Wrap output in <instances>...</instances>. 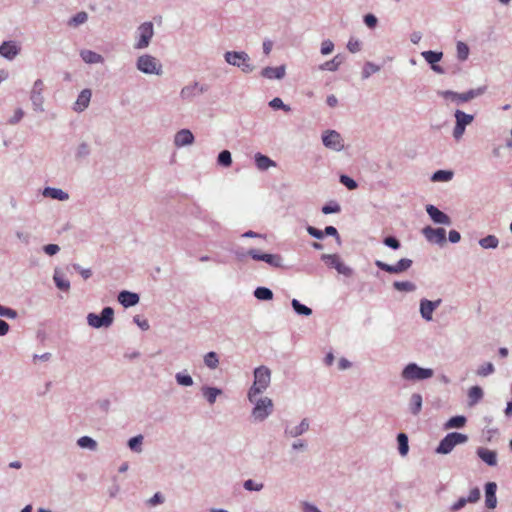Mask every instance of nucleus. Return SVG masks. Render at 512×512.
Returning a JSON list of instances; mask_svg holds the SVG:
<instances>
[{
    "mask_svg": "<svg viewBox=\"0 0 512 512\" xmlns=\"http://www.w3.org/2000/svg\"><path fill=\"white\" fill-rule=\"evenodd\" d=\"M426 239L435 244H443L446 240V231L444 228L426 227L423 229Z\"/></svg>",
    "mask_w": 512,
    "mask_h": 512,
    "instance_id": "nucleus-15",
    "label": "nucleus"
},
{
    "mask_svg": "<svg viewBox=\"0 0 512 512\" xmlns=\"http://www.w3.org/2000/svg\"><path fill=\"white\" fill-rule=\"evenodd\" d=\"M383 243L392 248V249H399L400 248V242L398 239H396L395 237H386L384 240H383Z\"/></svg>",
    "mask_w": 512,
    "mask_h": 512,
    "instance_id": "nucleus-58",
    "label": "nucleus"
},
{
    "mask_svg": "<svg viewBox=\"0 0 512 512\" xmlns=\"http://www.w3.org/2000/svg\"><path fill=\"white\" fill-rule=\"evenodd\" d=\"M493 372H494V366L492 363L488 362V363H485L484 365H482L478 369L477 374L480 376H487Z\"/></svg>",
    "mask_w": 512,
    "mask_h": 512,
    "instance_id": "nucleus-53",
    "label": "nucleus"
},
{
    "mask_svg": "<svg viewBox=\"0 0 512 512\" xmlns=\"http://www.w3.org/2000/svg\"><path fill=\"white\" fill-rule=\"evenodd\" d=\"M378 71H380V66L368 61L364 64L362 78L368 79L372 74L377 73Z\"/></svg>",
    "mask_w": 512,
    "mask_h": 512,
    "instance_id": "nucleus-35",
    "label": "nucleus"
},
{
    "mask_svg": "<svg viewBox=\"0 0 512 512\" xmlns=\"http://www.w3.org/2000/svg\"><path fill=\"white\" fill-rule=\"evenodd\" d=\"M254 161H255L256 167L261 171H266L270 167L276 166V163L271 158H269L268 156H266L260 152L255 154Z\"/></svg>",
    "mask_w": 512,
    "mask_h": 512,
    "instance_id": "nucleus-22",
    "label": "nucleus"
},
{
    "mask_svg": "<svg viewBox=\"0 0 512 512\" xmlns=\"http://www.w3.org/2000/svg\"><path fill=\"white\" fill-rule=\"evenodd\" d=\"M478 456L488 465L494 466L497 463V455L494 451L480 448L478 450Z\"/></svg>",
    "mask_w": 512,
    "mask_h": 512,
    "instance_id": "nucleus-28",
    "label": "nucleus"
},
{
    "mask_svg": "<svg viewBox=\"0 0 512 512\" xmlns=\"http://www.w3.org/2000/svg\"><path fill=\"white\" fill-rule=\"evenodd\" d=\"M118 300L124 307H131L139 302V296L136 293L122 291L119 293Z\"/></svg>",
    "mask_w": 512,
    "mask_h": 512,
    "instance_id": "nucleus-24",
    "label": "nucleus"
},
{
    "mask_svg": "<svg viewBox=\"0 0 512 512\" xmlns=\"http://www.w3.org/2000/svg\"><path fill=\"white\" fill-rule=\"evenodd\" d=\"M224 59L229 65L240 68L244 73L255 70V66L250 63V56L244 51H227L224 53Z\"/></svg>",
    "mask_w": 512,
    "mask_h": 512,
    "instance_id": "nucleus-3",
    "label": "nucleus"
},
{
    "mask_svg": "<svg viewBox=\"0 0 512 512\" xmlns=\"http://www.w3.org/2000/svg\"><path fill=\"white\" fill-rule=\"evenodd\" d=\"M286 73L285 65H280L278 67H270L267 66L262 69L261 76L267 79H277L281 80L284 78Z\"/></svg>",
    "mask_w": 512,
    "mask_h": 512,
    "instance_id": "nucleus-18",
    "label": "nucleus"
},
{
    "mask_svg": "<svg viewBox=\"0 0 512 512\" xmlns=\"http://www.w3.org/2000/svg\"><path fill=\"white\" fill-rule=\"evenodd\" d=\"M468 437L465 434L452 432L447 434L440 442L436 451L440 454H448L457 444L465 443Z\"/></svg>",
    "mask_w": 512,
    "mask_h": 512,
    "instance_id": "nucleus-6",
    "label": "nucleus"
},
{
    "mask_svg": "<svg viewBox=\"0 0 512 512\" xmlns=\"http://www.w3.org/2000/svg\"><path fill=\"white\" fill-rule=\"evenodd\" d=\"M363 22L369 29H375L378 25V18L372 13H367L363 16Z\"/></svg>",
    "mask_w": 512,
    "mask_h": 512,
    "instance_id": "nucleus-49",
    "label": "nucleus"
},
{
    "mask_svg": "<svg viewBox=\"0 0 512 512\" xmlns=\"http://www.w3.org/2000/svg\"><path fill=\"white\" fill-rule=\"evenodd\" d=\"M393 286L396 290L405 292H412L416 289L415 284L410 281H396Z\"/></svg>",
    "mask_w": 512,
    "mask_h": 512,
    "instance_id": "nucleus-37",
    "label": "nucleus"
},
{
    "mask_svg": "<svg viewBox=\"0 0 512 512\" xmlns=\"http://www.w3.org/2000/svg\"><path fill=\"white\" fill-rule=\"evenodd\" d=\"M343 62V57L338 54L333 59L326 61L324 64L320 66L321 70H327V71H336L341 63Z\"/></svg>",
    "mask_w": 512,
    "mask_h": 512,
    "instance_id": "nucleus-31",
    "label": "nucleus"
},
{
    "mask_svg": "<svg viewBox=\"0 0 512 512\" xmlns=\"http://www.w3.org/2000/svg\"><path fill=\"white\" fill-rule=\"evenodd\" d=\"M456 50H457V58L460 61H466L468 59L470 50L466 43H464L462 41H458L457 45H456Z\"/></svg>",
    "mask_w": 512,
    "mask_h": 512,
    "instance_id": "nucleus-34",
    "label": "nucleus"
},
{
    "mask_svg": "<svg viewBox=\"0 0 512 512\" xmlns=\"http://www.w3.org/2000/svg\"><path fill=\"white\" fill-rule=\"evenodd\" d=\"M176 379H177V382L183 386H190L193 384V380H192L191 376H189V375H183V374L179 373L176 375Z\"/></svg>",
    "mask_w": 512,
    "mask_h": 512,
    "instance_id": "nucleus-56",
    "label": "nucleus"
},
{
    "mask_svg": "<svg viewBox=\"0 0 512 512\" xmlns=\"http://www.w3.org/2000/svg\"><path fill=\"white\" fill-rule=\"evenodd\" d=\"M114 319V310L111 307H105L101 315L90 313L87 316L88 324L94 328L109 327Z\"/></svg>",
    "mask_w": 512,
    "mask_h": 512,
    "instance_id": "nucleus-8",
    "label": "nucleus"
},
{
    "mask_svg": "<svg viewBox=\"0 0 512 512\" xmlns=\"http://www.w3.org/2000/svg\"><path fill=\"white\" fill-rule=\"evenodd\" d=\"M262 261L268 263L269 265L273 267H280L282 264V258L281 256L277 254H264V257L262 258Z\"/></svg>",
    "mask_w": 512,
    "mask_h": 512,
    "instance_id": "nucleus-42",
    "label": "nucleus"
},
{
    "mask_svg": "<svg viewBox=\"0 0 512 512\" xmlns=\"http://www.w3.org/2000/svg\"><path fill=\"white\" fill-rule=\"evenodd\" d=\"M232 154L229 150H222L217 156V165L223 168H228L232 165Z\"/></svg>",
    "mask_w": 512,
    "mask_h": 512,
    "instance_id": "nucleus-30",
    "label": "nucleus"
},
{
    "mask_svg": "<svg viewBox=\"0 0 512 512\" xmlns=\"http://www.w3.org/2000/svg\"><path fill=\"white\" fill-rule=\"evenodd\" d=\"M466 418L464 416H455L448 420L445 427L449 428H461L465 425Z\"/></svg>",
    "mask_w": 512,
    "mask_h": 512,
    "instance_id": "nucleus-41",
    "label": "nucleus"
},
{
    "mask_svg": "<svg viewBox=\"0 0 512 512\" xmlns=\"http://www.w3.org/2000/svg\"><path fill=\"white\" fill-rule=\"evenodd\" d=\"M198 82H194L193 84L184 86L180 91V97L183 100L191 101L194 97L198 95Z\"/></svg>",
    "mask_w": 512,
    "mask_h": 512,
    "instance_id": "nucleus-26",
    "label": "nucleus"
},
{
    "mask_svg": "<svg viewBox=\"0 0 512 512\" xmlns=\"http://www.w3.org/2000/svg\"><path fill=\"white\" fill-rule=\"evenodd\" d=\"M80 56L82 60L87 64H97L102 63L104 58L102 55L92 51V50H82L80 52Z\"/></svg>",
    "mask_w": 512,
    "mask_h": 512,
    "instance_id": "nucleus-25",
    "label": "nucleus"
},
{
    "mask_svg": "<svg viewBox=\"0 0 512 512\" xmlns=\"http://www.w3.org/2000/svg\"><path fill=\"white\" fill-rule=\"evenodd\" d=\"M455 126L453 129V137L455 140H460L465 133V129L468 125H470L474 120V115L467 114L462 110H455Z\"/></svg>",
    "mask_w": 512,
    "mask_h": 512,
    "instance_id": "nucleus-7",
    "label": "nucleus"
},
{
    "mask_svg": "<svg viewBox=\"0 0 512 512\" xmlns=\"http://www.w3.org/2000/svg\"><path fill=\"white\" fill-rule=\"evenodd\" d=\"M77 443L80 447L89 448L91 450H95L97 447L96 441L88 436H83V437L79 438Z\"/></svg>",
    "mask_w": 512,
    "mask_h": 512,
    "instance_id": "nucleus-48",
    "label": "nucleus"
},
{
    "mask_svg": "<svg viewBox=\"0 0 512 512\" xmlns=\"http://www.w3.org/2000/svg\"><path fill=\"white\" fill-rule=\"evenodd\" d=\"M136 68L144 74H154L158 76L163 74L161 63L149 54H144L137 58Z\"/></svg>",
    "mask_w": 512,
    "mask_h": 512,
    "instance_id": "nucleus-4",
    "label": "nucleus"
},
{
    "mask_svg": "<svg viewBox=\"0 0 512 512\" xmlns=\"http://www.w3.org/2000/svg\"><path fill=\"white\" fill-rule=\"evenodd\" d=\"M87 20L88 14L85 11H80L69 19L68 25L71 27H78L84 24Z\"/></svg>",
    "mask_w": 512,
    "mask_h": 512,
    "instance_id": "nucleus-33",
    "label": "nucleus"
},
{
    "mask_svg": "<svg viewBox=\"0 0 512 512\" xmlns=\"http://www.w3.org/2000/svg\"><path fill=\"white\" fill-rule=\"evenodd\" d=\"M44 82L41 79H37L30 92V100L34 111L44 112Z\"/></svg>",
    "mask_w": 512,
    "mask_h": 512,
    "instance_id": "nucleus-11",
    "label": "nucleus"
},
{
    "mask_svg": "<svg viewBox=\"0 0 512 512\" xmlns=\"http://www.w3.org/2000/svg\"><path fill=\"white\" fill-rule=\"evenodd\" d=\"M434 371L429 368H421L415 363L408 364L402 371V377L406 380H424L431 378Z\"/></svg>",
    "mask_w": 512,
    "mask_h": 512,
    "instance_id": "nucleus-9",
    "label": "nucleus"
},
{
    "mask_svg": "<svg viewBox=\"0 0 512 512\" xmlns=\"http://www.w3.org/2000/svg\"><path fill=\"white\" fill-rule=\"evenodd\" d=\"M468 396L471 404H475L482 398L483 391L479 386H473L469 389Z\"/></svg>",
    "mask_w": 512,
    "mask_h": 512,
    "instance_id": "nucleus-39",
    "label": "nucleus"
},
{
    "mask_svg": "<svg viewBox=\"0 0 512 512\" xmlns=\"http://www.w3.org/2000/svg\"><path fill=\"white\" fill-rule=\"evenodd\" d=\"M89 154H90L89 145L87 143L83 142L78 146L75 156L77 159H82V158L87 157Z\"/></svg>",
    "mask_w": 512,
    "mask_h": 512,
    "instance_id": "nucleus-51",
    "label": "nucleus"
},
{
    "mask_svg": "<svg viewBox=\"0 0 512 512\" xmlns=\"http://www.w3.org/2000/svg\"><path fill=\"white\" fill-rule=\"evenodd\" d=\"M220 393H221V390H219L217 388H211V387L205 388L204 391H203V394H204L205 398L207 399V401L210 404H213L215 402L217 396Z\"/></svg>",
    "mask_w": 512,
    "mask_h": 512,
    "instance_id": "nucleus-47",
    "label": "nucleus"
},
{
    "mask_svg": "<svg viewBox=\"0 0 512 512\" xmlns=\"http://www.w3.org/2000/svg\"><path fill=\"white\" fill-rule=\"evenodd\" d=\"M0 315L7 317V318L14 319L17 317V312L11 308H7V307L0 305Z\"/></svg>",
    "mask_w": 512,
    "mask_h": 512,
    "instance_id": "nucleus-60",
    "label": "nucleus"
},
{
    "mask_svg": "<svg viewBox=\"0 0 512 512\" xmlns=\"http://www.w3.org/2000/svg\"><path fill=\"white\" fill-rule=\"evenodd\" d=\"M409 408H410V411L414 415H417L421 411L422 396L420 394H418V393L412 394V396L410 398V402H409Z\"/></svg>",
    "mask_w": 512,
    "mask_h": 512,
    "instance_id": "nucleus-32",
    "label": "nucleus"
},
{
    "mask_svg": "<svg viewBox=\"0 0 512 512\" xmlns=\"http://www.w3.org/2000/svg\"><path fill=\"white\" fill-rule=\"evenodd\" d=\"M340 211V206L337 203H330L322 207L324 214L337 213Z\"/></svg>",
    "mask_w": 512,
    "mask_h": 512,
    "instance_id": "nucleus-59",
    "label": "nucleus"
},
{
    "mask_svg": "<svg viewBox=\"0 0 512 512\" xmlns=\"http://www.w3.org/2000/svg\"><path fill=\"white\" fill-rule=\"evenodd\" d=\"M339 181L350 191L355 190L358 187L357 182L346 174H341L339 177Z\"/></svg>",
    "mask_w": 512,
    "mask_h": 512,
    "instance_id": "nucleus-43",
    "label": "nucleus"
},
{
    "mask_svg": "<svg viewBox=\"0 0 512 512\" xmlns=\"http://www.w3.org/2000/svg\"><path fill=\"white\" fill-rule=\"evenodd\" d=\"M44 251L46 254L52 256L55 255L59 251V246L56 244H48L44 246Z\"/></svg>",
    "mask_w": 512,
    "mask_h": 512,
    "instance_id": "nucleus-64",
    "label": "nucleus"
},
{
    "mask_svg": "<svg viewBox=\"0 0 512 512\" xmlns=\"http://www.w3.org/2000/svg\"><path fill=\"white\" fill-rule=\"evenodd\" d=\"M334 49V44L332 41L330 40H324L321 44V53L323 55H328L330 53H332Z\"/></svg>",
    "mask_w": 512,
    "mask_h": 512,
    "instance_id": "nucleus-55",
    "label": "nucleus"
},
{
    "mask_svg": "<svg viewBox=\"0 0 512 512\" xmlns=\"http://www.w3.org/2000/svg\"><path fill=\"white\" fill-rule=\"evenodd\" d=\"M54 281L56 286L64 291H67L70 288V283L68 280L64 279L62 276H60L58 273H55L54 275Z\"/></svg>",
    "mask_w": 512,
    "mask_h": 512,
    "instance_id": "nucleus-50",
    "label": "nucleus"
},
{
    "mask_svg": "<svg viewBox=\"0 0 512 512\" xmlns=\"http://www.w3.org/2000/svg\"><path fill=\"white\" fill-rule=\"evenodd\" d=\"M142 441H143V436L142 435H138V436H135L133 438H131L128 442V445L129 447L134 450V451H140V446L142 444Z\"/></svg>",
    "mask_w": 512,
    "mask_h": 512,
    "instance_id": "nucleus-52",
    "label": "nucleus"
},
{
    "mask_svg": "<svg viewBox=\"0 0 512 512\" xmlns=\"http://www.w3.org/2000/svg\"><path fill=\"white\" fill-rule=\"evenodd\" d=\"M486 90L487 86L484 85L475 89H469L463 93H458L452 90H443L438 91L437 94L446 100H450L456 103L457 105H461L483 95L486 92Z\"/></svg>",
    "mask_w": 512,
    "mask_h": 512,
    "instance_id": "nucleus-2",
    "label": "nucleus"
},
{
    "mask_svg": "<svg viewBox=\"0 0 512 512\" xmlns=\"http://www.w3.org/2000/svg\"><path fill=\"white\" fill-rule=\"evenodd\" d=\"M426 210L434 222L441 223V224H449L450 223L449 217L445 213L440 211L438 208H436L435 206L428 205Z\"/></svg>",
    "mask_w": 512,
    "mask_h": 512,
    "instance_id": "nucleus-23",
    "label": "nucleus"
},
{
    "mask_svg": "<svg viewBox=\"0 0 512 512\" xmlns=\"http://www.w3.org/2000/svg\"><path fill=\"white\" fill-rule=\"evenodd\" d=\"M20 51L21 48L15 41H4L0 45V55L7 60H13Z\"/></svg>",
    "mask_w": 512,
    "mask_h": 512,
    "instance_id": "nucleus-16",
    "label": "nucleus"
},
{
    "mask_svg": "<svg viewBox=\"0 0 512 512\" xmlns=\"http://www.w3.org/2000/svg\"><path fill=\"white\" fill-rule=\"evenodd\" d=\"M440 304V300L432 302L429 300H422L420 303V313L422 317L426 320L432 319L433 311L436 309V307Z\"/></svg>",
    "mask_w": 512,
    "mask_h": 512,
    "instance_id": "nucleus-21",
    "label": "nucleus"
},
{
    "mask_svg": "<svg viewBox=\"0 0 512 512\" xmlns=\"http://www.w3.org/2000/svg\"><path fill=\"white\" fill-rule=\"evenodd\" d=\"M309 427V424L306 420H303L298 427H296L294 430L290 431V434L292 436H298L305 432Z\"/></svg>",
    "mask_w": 512,
    "mask_h": 512,
    "instance_id": "nucleus-57",
    "label": "nucleus"
},
{
    "mask_svg": "<svg viewBox=\"0 0 512 512\" xmlns=\"http://www.w3.org/2000/svg\"><path fill=\"white\" fill-rule=\"evenodd\" d=\"M497 485L494 482H489L485 487V505L489 509H494L497 505L496 498Z\"/></svg>",
    "mask_w": 512,
    "mask_h": 512,
    "instance_id": "nucleus-20",
    "label": "nucleus"
},
{
    "mask_svg": "<svg viewBox=\"0 0 512 512\" xmlns=\"http://www.w3.org/2000/svg\"><path fill=\"white\" fill-rule=\"evenodd\" d=\"M398 445H399V453L402 456H405L408 453L409 446H408V437L404 433H400L397 437Z\"/></svg>",
    "mask_w": 512,
    "mask_h": 512,
    "instance_id": "nucleus-38",
    "label": "nucleus"
},
{
    "mask_svg": "<svg viewBox=\"0 0 512 512\" xmlns=\"http://www.w3.org/2000/svg\"><path fill=\"white\" fill-rule=\"evenodd\" d=\"M292 307L294 308V310L298 313V314H301V315H305V316H309L312 314V310L301 304L298 300L296 299H293L292 300Z\"/></svg>",
    "mask_w": 512,
    "mask_h": 512,
    "instance_id": "nucleus-45",
    "label": "nucleus"
},
{
    "mask_svg": "<svg viewBox=\"0 0 512 512\" xmlns=\"http://www.w3.org/2000/svg\"><path fill=\"white\" fill-rule=\"evenodd\" d=\"M254 296L259 300H271L273 298V293L266 287H258L254 291Z\"/></svg>",
    "mask_w": 512,
    "mask_h": 512,
    "instance_id": "nucleus-36",
    "label": "nucleus"
},
{
    "mask_svg": "<svg viewBox=\"0 0 512 512\" xmlns=\"http://www.w3.org/2000/svg\"><path fill=\"white\" fill-rule=\"evenodd\" d=\"M244 487L249 491H259L262 489V484H256L253 480L249 479L244 482Z\"/></svg>",
    "mask_w": 512,
    "mask_h": 512,
    "instance_id": "nucleus-61",
    "label": "nucleus"
},
{
    "mask_svg": "<svg viewBox=\"0 0 512 512\" xmlns=\"http://www.w3.org/2000/svg\"><path fill=\"white\" fill-rule=\"evenodd\" d=\"M480 499V490L478 488H473L470 490L467 502L475 503Z\"/></svg>",
    "mask_w": 512,
    "mask_h": 512,
    "instance_id": "nucleus-62",
    "label": "nucleus"
},
{
    "mask_svg": "<svg viewBox=\"0 0 512 512\" xmlns=\"http://www.w3.org/2000/svg\"><path fill=\"white\" fill-rule=\"evenodd\" d=\"M421 56L425 59V61L431 66L441 61L443 58V52L441 51H433L427 50L421 53Z\"/></svg>",
    "mask_w": 512,
    "mask_h": 512,
    "instance_id": "nucleus-27",
    "label": "nucleus"
},
{
    "mask_svg": "<svg viewBox=\"0 0 512 512\" xmlns=\"http://www.w3.org/2000/svg\"><path fill=\"white\" fill-rule=\"evenodd\" d=\"M271 371L266 366H260L254 370V382L248 392V399L254 402L255 397L264 392L270 385Z\"/></svg>",
    "mask_w": 512,
    "mask_h": 512,
    "instance_id": "nucleus-1",
    "label": "nucleus"
},
{
    "mask_svg": "<svg viewBox=\"0 0 512 512\" xmlns=\"http://www.w3.org/2000/svg\"><path fill=\"white\" fill-rule=\"evenodd\" d=\"M322 259L328 266L335 268L339 274L351 276L353 273L352 269L346 266L336 254H324Z\"/></svg>",
    "mask_w": 512,
    "mask_h": 512,
    "instance_id": "nucleus-14",
    "label": "nucleus"
},
{
    "mask_svg": "<svg viewBox=\"0 0 512 512\" xmlns=\"http://www.w3.org/2000/svg\"><path fill=\"white\" fill-rule=\"evenodd\" d=\"M452 170H437L431 176V181L433 182H448L453 178Z\"/></svg>",
    "mask_w": 512,
    "mask_h": 512,
    "instance_id": "nucleus-29",
    "label": "nucleus"
},
{
    "mask_svg": "<svg viewBox=\"0 0 512 512\" xmlns=\"http://www.w3.org/2000/svg\"><path fill=\"white\" fill-rule=\"evenodd\" d=\"M23 116H24L23 110L18 108L15 111L13 117L10 118L9 123L12 124V125L17 124L23 118Z\"/></svg>",
    "mask_w": 512,
    "mask_h": 512,
    "instance_id": "nucleus-63",
    "label": "nucleus"
},
{
    "mask_svg": "<svg viewBox=\"0 0 512 512\" xmlns=\"http://www.w3.org/2000/svg\"><path fill=\"white\" fill-rule=\"evenodd\" d=\"M498 243H499L498 239L493 235L484 237L479 241V244L481 245V247L485 248V249L496 248L498 246Z\"/></svg>",
    "mask_w": 512,
    "mask_h": 512,
    "instance_id": "nucleus-40",
    "label": "nucleus"
},
{
    "mask_svg": "<svg viewBox=\"0 0 512 512\" xmlns=\"http://www.w3.org/2000/svg\"><path fill=\"white\" fill-rule=\"evenodd\" d=\"M375 265L379 269H381L385 272H388L391 274H398V273L408 270L412 265V260L403 258V259H400L395 265H390L383 261L376 260Z\"/></svg>",
    "mask_w": 512,
    "mask_h": 512,
    "instance_id": "nucleus-13",
    "label": "nucleus"
},
{
    "mask_svg": "<svg viewBox=\"0 0 512 512\" xmlns=\"http://www.w3.org/2000/svg\"><path fill=\"white\" fill-rule=\"evenodd\" d=\"M137 42L134 45L135 49H145L149 46L151 39L154 36V26L151 21L140 24L136 30Z\"/></svg>",
    "mask_w": 512,
    "mask_h": 512,
    "instance_id": "nucleus-5",
    "label": "nucleus"
},
{
    "mask_svg": "<svg viewBox=\"0 0 512 512\" xmlns=\"http://www.w3.org/2000/svg\"><path fill=\"white\" fill-rule=\"evenodd\" d=\"M269 106L274 109V110H278V109H281L285 112H289L291 111V108L289 105H286L281 98L279 97H275L273 98L270 102H269Z\"/></svg>",
    "mask_w": 512,
    "mask_h": 512,
    "instance_id": "nucleus-46",
    "label": "nucleus"
},
{
    "mask_svg": "<svg viewBox=\"0 0 512 512\" xmlns=\"http://www.w3.org/2000/svg\"><path fill=\"white\" fill-rule=\"evenodd\" d=\"M91 96H92V92L90 89H83L79 93L73 109L77 112L84 111L89 106Z\"/></svg>",
    "mask_w": 512,
    "mask_h": 512,
    "instance_id": "nucleus-19",
    "label": "nucleus"
},
{
    "mask_svg": "<svg viewBox=\"0 0 512 512\" xmlns=\"http://www.w3.org/2000/svg\"><path fill=\"white\" fill-rule=\"evenodd\" d=\"M204 363L207 367L211 369L217 368L219 364V360L217 354L215 352H209L204 357Z\"/></svg>",
    "mask_w": 512,
    "mask_h": 512,
    "instance_id": "nucleus-44",
    "label": "nucleus"
},
{
    "mask_svg": "<svg viewBox=\"0 0 512 512\" xmlns=\"http://www.w3.org/2000/svg\"><path fill=\"white\" fill-rule=\"evenodd\" d=\"M195 141L193 133L189 129H181L174 136V145L176 147H184L192 145Z\"/></svg>",
    "mask_w": 512,
    "mask_h": 512,
    "instance_id": "nucleus-17",
    "label": "nucleus"
},
{
    "mask_svg": "<svg viewBox=\"0 0 512 512\" xmlns=\"http://www.w3.org/2000/svg\"><path fill=\"white\" fill-rule=\"evenodd\" d=\"M347 49L351 53H356V52L360 51V49H361L360 41L357 40V39H354V38H350L348 43H347Z\"/></svg>",
    "mask_w": 512,
    "mask_h": 512,
    "instance_id": "nucleus-54",
    "label": "nucleus"
},
{
    "mask_svg": "<svg viewBox=\"0 0 512 512\" xmlns=\"http://www.w3.org/2000/svg\"><path fill=\"white\" fill-rule=\"evenodd\" d=\"M321 138L323 145L328 149L339 152L344 148L343 138L336 130L324 131Z\"/></svg>",
    "mask_w": 512,
    "mask_h": 512,
    "instance_id": "nucleus-10",
    "label": "nucleus"
},
{
    "mask_svg": "<svg viewBox=\"0 0 512 512\" xmlns=\"http://www.w3.org/2000/svg\"><path fill=\"white\" fill-rule=\"evenodd\" d=\"M255 406L252 411V415L256 420H264L272 411L273 402L270 398L264 397L258 400H254Z\"/></svg>",
    "mask_w": 512,
    "mask_h": 512,
    "instance_id": "nucleus-12",
    "label": "nucleus"
}]
</instances>
